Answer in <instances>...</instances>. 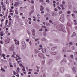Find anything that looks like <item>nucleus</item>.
<instances>
[{
  "label": "nucleus",
  "mask_w": 77,
  "mask_h": 77,
  "mask_svg": "<svg viewBox=\"0 0 77 77\" xmlns=\"http://www.w3.org/2000/svg\"><path fill=\"white\" fill-rule=\"evenodd\" d=\"M60 20V21L62 22V23H63L64 22L65 19H64V15L63 14L61 15Z\"/></svg>",
  "instance_id": "obj_1"
},
{
  "label": "nucleus",
  "mask_w": 77,
  "mask_h": 77,
  "mask_svg": "<svg viewBox=\"0 0 77 77\" xmlns=\"http://www.w3.org/2000/svg\"><path fill=\"white\" fill-rule=\"evenodd\" d=\"M38 57H40V58H42V59H45V57H44V54H38Z\"/></svg>",
  "instance_id": "obj_2"
},
{
  "label": "nucleus",
  "mask_w": 77,
  "mask_h": 77,
  "mask_svg": "<svg viewBox=\"0 0 77 77\" xmlns=\"http://www.w3.org/2000/svg\"><path fill=\"white\" fill-rule=\"evenodd\" d=\"M9 51H12L14 50V45H13L11 46L10 48H9Z\"/></svg>",
  "instance_id": "obj_3"
},
{
  "label": "nucleus",
  "mask_w": 77,
  "mask_h": 77,
  "mask_svg": "<svg viewBox=\"0 0 77 77\" xmlns=\"http://www.w3.org/2000/svg\"><path fill=\"white\" fill-rule=\"evenodd\" d=\"M2 7L3 8V11H6V7H5V5H3V6H2Z\"/></svg>",
  "instance_id": "obj_4"
},
{
  "label": "nucleus",
  "mask_w": 77,
  "mask_h": 77,
  "mask_svg": "<svg viewBox=\"0 0 77 77\" xmlns=\"http://www.w3.org/2000/svg\"><path fill=\"white\" fill-rule=\"evenodd\" d=\"M0 35L1 36H3L4 35V31H2L0 33Z\"/></svg>",
  "instance_id": "obj_5"
},
{
  "label": "nucleus",
  "mask_w": 77,
  "mask_h": 77,
  "mask_svg": "<svg viewBox=\"0 0 77 77\" xmlns=\"http://www.w3.org/2000/svg\"><path fill=\"white\" fill-rule=\"evenodd\" d=\"M10 40L9 38H7V40L5 41V42L6 43H9Z\"/></svg>",
  "instance_id": "obj_6"
},
{
  "label": "nucleus",
  "mask_w": 77,
  "mask_h": 77,
  "mask_svg": "<svg viewBox=\"0 0 77 77\" xmlns=\"http://www.w3.org/2000/svg\"><path fill=\"white\" fill-rule=\"evenodd\" d=\"M42 53H46V50L45 49H43L42 50Z\"/></svg>",
  "instance_id": "obj_7"
},
{
  "label": "nucleus",
  "mask_w": 77,
  "mask_h": 77,
  "mask_svg": "<svg viewBox=\"0 0 77 77\" xmlns=\"http://www.w3.org/2000/svg\"><path fill=\"white\" fill-rule=\"evenodd\" d=\"M32 35H33V36H35V30L34 29H32Z\"/></svg>",
  "instance_id": "obj_8"
},
{
  "label": "nucleus",
  "mask_w": 77,
  "mask_h": 77,
  "mask_svg": "<svg viewBox=\"0 0 77 77\" xmlns=\"http://www.w3.org/2000/svg\"><path fill=\"white\" fill-rule=\"evenodd\" d=\"M60 69L61 70V72H63V71H64V68L63 67H61L60 68Z\"/></svg>",
  "instance_id": "obj_9"
},
{
  "label": "nucleus",
  "mask_w": 77,
  "mask_h": 77,
  "mask_svg": "<svg viewBox=\"0 0 77 77\" xmlns=\"http://www.w3.org/2000/svg\"><path fill=\"white\" fill-rule=\"evenodd\" d=\"M18 5V4L17 2H16L14 4V6L16 7H17Z\"/></svg>",
  "instance_id": "obj_10"
},
{
  "label": "nucleus",
  "mask_w": 77,
  "mask_h": 77,
  "mask_svg": "<svg viewBox=\"0 0 77 77\" xmlns=\"http://www.w3.org/2000/svg\"><path fill=\"white\" fill-rule=\"evenodd\" d=\"M22 45L23 46V47L24 46V45H25V42H24V41H23L22 42Z\"/></svg>",
  "instance_id": "obj_11"
},
{
  "label": "nucleus",
  "mask_w": 77,
  "mask_h": 77,
  "mask_svg": "<svg viewBox=\"0 0 77 77\" xmlns=\"http://www.w3.org/2000/svg\"><path fill=\"white\" fill-rule=\"evenodd\" d=\"M34 52L36 54H37V53H39V51H38L36 49H35L34 51Z\"/></svg>",
  "instance_id": "obj_12"
},
{
  "label": "nucleus",
  "mask_w": 77,
  "mask_h": 77,
  "mask_svg": "<svg viewBox=\"0 0 77 77\" xmlns=\"http://www.w3.org/2000/svg\"><path fill=\"white\" fill-rule=\"evenodd\" d=\"M54 48H57V47L56 46L54 48H51V50H52V51H54Z\"/></svg>",
  "instance_id": "obj_13"
},
{
  "label": "nucleus",
  "mask_w": 77,
  "mask_h": 77,
  "mask_svg": "<svg viewBox=\"0 0 77 77\" xmlns=\"http://www.w3.org/2000/svg\"><path fill=\"white\" fill-rule=\"evenodd\" d=\"M18 74V72H16L15 71H13L14 75H16V74Z\"/></svg>",
  "instance_id": "obj_14"
},
{
  "label": "nucleus",
  "mask_w": 77,
  "mask_h": 77,
  "mask_svg": "<svg viewBox=\"0 0 77 77\" xmlns=\"http://www.w3.org/2000/svg\"><path fill=\"white\" fill-rule=\"evenodd\" d=\"M40 11H43L44 10V8L42 6H41V8L40 9Z\"/></svg>",
  "instance_id": "obj_15"
},
{
  "label": "nucleus",
  "mask_w": 77,
  "mask_h": 77,
  "mask_svg": "<svg viewBox=\"0 0 77 77\" xmlns=\"http://www.w3.org/2000/svg\"><path fill=\"white\" fill-rule=\"evenodd\" d=\"M60 6L62 8V9H65V8L63 7V5L61 4L60 5Z\"/></svg>",
  "instance_id": "obj_16"
},
{
  "label": "nucleus",
  "mask_w": 77,
  "mask_h": 77,
  "mask_svg": "<svg viewBox=\"0 0 77 77\" xmlns=\"http://www.w3.org/2000/svg\"><path fill=\"white\" fill-rule=\"evenodd\" d=\"M51 54L53 55H55L56 54V53L54 52H51Z\"/></svg>",
  "instance_id": "obj_17"
},
{
  "label": "nucleus",
  "mask_w": 77,
  "mask_h": 77,
  "mask_svg": "<svg viewBox=\"0 0 77 77\" xmlns=\"http://www.w3.org/2000/svg\"><path fill=\"white\" fill-rule=\"evenodd\" d=\"M53 62V60H49V62L48 63V64H49V63H51V62Z\"/></svg>",
  "instance_id": "obj_18"
},
{
  "label": "nucleus",
  "mask_w": 77,
  "mask_h": 77,
  "mask_svg": "<svg viewBox=\"0 0 77 77\" xmlns=\"http://www.w3.org/2000/svg\"><path fill=\"white\" fill-rule=\"evenodd\" d=\"M14 54L11 56L12 57H14V55H15V52L14 51L13 52Z\"/></svg>",
  "instance_id": "obj_19"
},
{
  "label": "nucleus",
  "mask_w": 77,
  "mask_h": 77,
  "mask_svg": "<svg viewBox=\"0 0 77 77\" xmlns=\"http://www.w3.org/2000/svg\"><path fill=\"white\" fill-rule=\"evenodd\" d=\"M15 43L16 45H19V41H17V42H15Z\"/></svg>",
  "instance_id": "obj_20"
},
{
  "label": "nucleus",
  "mask_w": 77,
  "mask_h": 77,
  "mask_svg": "<svg viewBox=\"0 0 77 77\" xmlns=\"http://www.w3.org/2000/svg\"><path fill=\"white\" fill-rule=\"evenodd\" d=\"M1 69L2 71L5 72V69L3 68H1Z\"/></svg>",
  "instance_id": "obj_21"
},
{
  "label": "nucleus",
  "mask_w": 77,
  "mask_h": 77,
  "mask_svg": "<svg viewBox=\"0 0 77 77\" xmlns=\"http://www.w3.org/2000/svg\"><path fill=\"white\" fill-rule=\"evenodd\" d=\"M75 36V33L73 32V35L71 36V37H72V36Z\"/></svg>",
  "instance_id": "obj_22"
},
{
  "label": "nucleus",
  "mask_w": 77,
  "mask_h": 77,
  "mask_svg": "<svg viewBox=\"0 0 77 77\" xmlns=\"http://www.w3.org/2000/svg\"><path fill=\"white\" fill-rule=\"evenodd\" d=\"M75 68L74 67H73L72 68V70H73V72H76V71H75Z\"/></svg>",
  "instance_id": "obj_23"
},
{
  "label": "nucleus",
  "mask_w": 77,
  "mask_h": 77,
  "mask_svg": "<svg viewBox=\"0 0 77 77\" xmlns=\"http://www.w3.org/2000/svg\"><path fill=\"white\" fill-rule=\"evenodd\" d=\"M8 24H9V25H11L12 24V22H11V21H9V22H8Z\"/></svg>",
  "instance_id": "obj_24"
},
{
  "label": "nucleus",
  "mask_w": 77,
  "mask_h": 77,
  "mask_svg": "<svg viewBox=\"0 0 77 77\" xmlns=\"http://www.w3.org/2000/svg\"><path fill=\"white\" fill-rule=\"evenodd\" d=\"M3 21H5V20L2 19L1 20V23H3Z\"/></svg>",
  "instance_id": "obj_25"
},
{
  "label": "nucleus",
  "mask_w": 77,
  "mask_h": 77,
  "mask_svg": "<svg viewBox=\"0 0 77 77\" xmlns=\"http://www.w3.org/2000/svg\"><path fill=\"white\" fill-rule=\"evenodd\" d=\"M34 12V11H33V10H32L31 11V13H29V14L30 15H31V14H32V13H33V12Z\"/></svg>",
  "instance_id": "obj_26"
},
{
  "label": "nucleus",
  "mask_w": 77,
  "mask_h": 77,
  "mask_svg": "<svg viewBox=\"0 0 77 77\" xmlns=\"http://www.w3.org/2000/svg\"><path fill=\"white\" fill-rule=\"evenodd\" d=\"M15 14H18V11L17 10L15 11Z\"/></svg>",
  "instance_id": "obj_27"
},
{
  "label": "nucleus",
  "mask_w": 77,
  "mask_h": 77,
  "mask_svg": "<svg viewBox=\"0 0 77 77\" xmlns=\"http://www.w3.org/2000/svg\"><path fill=\"white\" fill-rule=\"evenodd\" d=\"M1 5H2V6H3V5H4V4H3V2H1Z\"/></svg>",
  "instance_id": "obj_28"
},
{
  "label": "nucleus",
  "mask_w": 77,
  "mask_h": 77,
  "mask_svg": "<svg viewBox=\"0 0 77 77\" xmlns=\"http://www.w3.org/2000/svg\"><path fill=\"white\" fill-rule=\"evenodd\" d=\"M72 15L73 17V18H75V14H72Z\"/></svg>",
  "instance_id": "obj_29"
},
{
  "label": "nucleus",
  "mask_w": 77,
  "mask_h": 77,
  "mask_svg": "<svg viewBox=\"0 0 77 77\" xmlns=\"http://www.w3.org/2000/svg\"><path fill=\"white\" fill-rule=\"evenodd\" d=\"M71 7H72V6L71 5H70L69 6V5H68L69 9H71Z\"/></svg>",
  "instance_id": "obj_30"
},
{
  "label": "nucleus",
  "mask_w": 77,
  "mask_h": 77,
  "mask_svg": "<svg viewBox=\"0 0 77 77\" xmlns=\"http://www.w3.org/2000/svg\"><path fill=\"white\" fill-rule=\"evenodd\" d=\"M3 26V23H1L0 24V27H2V26Z\"/></svg>",
  "instance_id": "obj_31"
},
{
  "label": "nucleus",
  "mask_w": 77,
  "mask_h": 77,
  "mask_svg": "<svg viewBox=\"0 0 77 77\" xmlns=\"http://www.w3.org/2000/svg\"><path fill=\"white\" fill-rule=\"evenodd\" d=\"M10 14L12 16H13V15H14V14L13 13H10Z\"/></svg>",
  "instance_id": "obj_32"
},
{
  "label": "nucleus",
  "mask_w": 77,
  "mask_h": 77,
  "mask_svg": "<svg viewBox=\"0 0 77 77\" xmlns=\"http://www.w3.org/2000/svg\"><path fill=\"white\" fill-rule=\"evenodd\" d=\"M46 2L47 3H50V1L49 0H47L46 1Z\"/></svg>",
  "instance_id": "obj_33"
},
{
  "label": "nucleus",
  "mask_w": 77,
  "mask_h": 77,
  "mask_svg": "<svg viewBox=\"0 0 77 77\" xmlns=\"http://www.w3.org/2000/svg\"><path fill=\"white\" fill-rule=\"evenodd\" d=\"M11 25H9V24H8V25H7V27H10L11 26Z\"/></svg>",
  "instance_id": "obj_34"
},
{
  "label": "nucleus",
  "mask_w": 77,
  "mask_h": 77,
  "mask_svg": "<svg viewBox=\"0 0 77 77\" xmlns=\"http://www.w3.org/2000/svg\"><path fill=\"white\" fill-rule=\"evenodd\" d=\"M26 42H29V39H26Z\"/></svg>",
  "instance_id": "obj_35"
},
{
  "label": "nucleus",
  "mask_w": 77,
  "mask_h": 77,
  "mask_svg": "<svg viewBox=\"0 0 77 77\" xmlns=\"http://www.w3.org/2000/svg\"><path fill=\"white\" fill-rule=\"evenodd\" d=\"M2 56L3 57H5V55L4 54H3L2 55Z\"/></svg>",
  "instance_id": "obj_36"
},
{
  "label": "nucleus",
  "mask_w": 77,
  "mask_h": 77,
  "mask_svg": "<svg viewBox=\"0 0 77 77\" xmlns=\"http://www.w3.org/2000/svg\"><path fill=\"white\" fill-rule=\"evenodd\" d=\"M0 44H3V41H0Z\"/></svg>",
  "instance_id": "obj_37"
},
{
  "label": "nucleus",
  "mask_w": 77,
  "mask_h": 77,
  "mask_svg": "<svg viewBox=\"0 0 77 77\" xmlns=\"http://www.w3.org/2000/svg\"><path fill=\"white\" fill-rule=\"evenodd\" d=\"M42 40L43 41H46V40L45 39L43 38L42 39Z\"/></svg>",
  "instance_id": "obj_38"
},
{
  "label": "nucleus",
  "mask_w": 77,
  "mask_h": 77,
  "mask_svg": "<svg viewBox=\"0 0 77 77\" xmlns=\"http://www.w3.org/2000/svg\"><path fill=\"white\" fill-rule=\"evenodd\" d=\"M57 8L59 9L60 10V9H61V8H60V7L59 6H58Z\"/></svg>",
  "instance_id": "obj_39"
},
{
  "label": "nucleus",
  "mask_w": 77,
  "mask_h": 77,
  "mask_svg": "<svg viewBox=\"0 0 77 77\" xmlns=\"http://www.w3.org/2000/svg\"><path fill=\"white\" fill-rule=\"evenodd\" d=\"M44 35H45V36L46 35V32H44Z\"/></svg>",
  "instance_id": "obj_40"
},
{
  "label": "nucleus",
  "mask_w": 77,
  "mask_h": 77,
  "mask_svg": "<svg viewBox=\"0 0 77 77\" xmlns=\"http://www.w3.org/2000/svg\"><path fill=\"white\" fill-rule=\"evenodd\" d=\"M52 16H54V15H56V14H53L52 15Z\"/></svg>",
  "instance_id": "obj_41"
},
{
  "label": "nucleus",
  "mask_w": 77,
  "mask_h": 77,
  "mask_svg": "<svg viewBox=\"0 0 77 77\" xmlns=\"http://www.w3.org/2000/svg\"><path fill=\"white\" fill-rule=\"evenodd\" d=\"M69 45H72V42H70L69 43Z\"/></svg>",
  "instance_id": "obj_42"
},
{
  "label": "nucleus",
  "mask_w": 77,
  "mask_h": 77,
  "mask_svg": "<svg viewBox=\"0 0 77 77\" xmlns=\"http://www.w3.org/2000/svg\"><path fill=\"white\" fill-rule=\"evenodd\" d=\"M70 13H71V11H69L67 12V14H70Z\"/></svg>",
  "instance_id": "obj_43"
},
{
  "label": "nucleus",
  "mask_w": 77,
  "mask_h": 77,
  "mask_svg": "<svg viewBox=\"0 0 77 77\" xmlns=\"http://www.w3.org/2000/svg\"><path fill=\"white\" fill-rule=\"evenodd\" d=\"M54 11H57V8H55L54 9Z\"/></svg>",
  "instance_id": "obj_44"
},
{
  "label": "nucleus",
  "mask_w": 77,
  "mask_h": 77,
  "mask_svg": "<svg viewBox=\"0 0 77 77\" xmlns=\"http://www.w3.org/2000/svg\"><path fill=\"white\" fill-rule=\"evenodd\" d=\"M29 71H32V69H29Z\"/></svg>",
  "instance_id": "obj_45"
},
{
  "label": "nucleus",
  "mask_w": 77,
  "mask_h": 77,
  "mask_svg": "<svg viewBox=\"0 0 77 77\" xmlns=\"http://www.w3.org/2000/svg\"><path fill=\"white\" fill-rule=\"evenodd\" d=\"M45 62V61H43L42 62V65L44 64Z\"/></svg>",
  "instance_id": "obj_46"
},
{
  "label": "nucleus",
  "mask_w": 77,
  "mask_h": 77,
  "mask_svg": "<svg viewBox=\"0 0 77 77\" xmlns=\"http://www.w3.org/2000/svg\"><path fill=\"white\" fill-rule=\"evenodd\" d=\"M31 3L33 4V3H34V1H31Z\"/></svg>",
  "instance_id": "obj_47"
},
{
  "label": "nucleus",
  "mask_w": 77,
  "mask_h": 77,
  "mask_svg": "<svg viewBox=\"0 0 77 77\" xmlns=\"http://www.w3.org/2000/svg\"><path fill=\"white\" fill-rule=\"evenodd\" d=\"M72 50H74V48H74V47H72Z\"/></svg>",
  "instance_id": "obj_48"
},
{
  "label": "nucleus",
  "mask_w": 77,
  "mask_h": 77,
  "mask_svg": "<svg viewBox=\"0 0 77 77\" xmlns=\"http://www.w3.org/2000/svg\"><path fill=\"white\" fill-rule=\"evenodd\" d=\"M68 52H71V51L70 50H68L67 51Z\"/></svg>",
  "instance_id": "obj_49"
},
{
  "label": "nucleus",
  "mask_w": 77,
  "mask_h": 77,
  "mask_svg": "<svg viewBox=\"0 0 77 77\" xmlns=\"http://www.w3.org/2000/svg\"><path fill=\"white\" fill-rule=\"evenodd\" d=\"M40 2H44V1L43 0H40Z\"/></svg>",
  "instance_id": "obj_50"
},
{
  "label": "nucleus",
  "mask_w": 77,
  "mask_h": 77,
  "mask_svg": "<svg viewBox=\"0 0 77 77\" xmlns=\"http://www.w3.org/2000/svg\"><path fill=\"white\" fill-rule=\"evenodd\" d=\"M29 43L30 44V45H32V42H29Z\"/></svg>",
  "instance_id": "obj_51"
},
{
  "label": "nucleus",
  "mask_w": 77,
  "mask_h": 77,
  "mask_svg": "<svg viewBox=\"0 0 77 77\" xmlns=\"http://www.w3.org/2000/svg\"><path fill=\"white\" fill-rule=\"evenodd\" d=\"M46 26H50V23H47L46 24Z\"/></svg>",
  "instance_id": "obj_52"
},
{
  "label": "nucleus",
  "mask_w": 77,
  "mask_h": 77,
  "mask_svg": "<svg viewBox=\"0 0 77 77\" xmlns=\"http://www.w3.org/2000/svg\"><path fill=\"white\" fill-rule=\"evenodd\" d=\"M22 70L23 71H26V70H25V69L24 68L22 69Z\"/></svg>",
  "instance_id": "obj_53"
},
{
  "label": "nucleus",
  "mask_w": 77,
  "mask_h": 77,
  "mask_svg": "<svg viewBox=\"0 0 77 77\" xmlns=\"http://www.w3.org/2000/svg\"><path fill=\"white\" fill-rule=\"evenodd\" d=\"M13 10H12V9H10V12H13Z\"/></svg>",
  "instance_id": "obj_54"
},
{
  "label": "nucleus",
  "mask_w": 77,
  "mask_h": 77,
  "mask_svg": "<svg viewBox=\"0 0 77 77\" xmlns=\"http://www.w3.org/2000/svg\"><path fill=\"white\" fill-rule=\"evenodd\" d=\"M74 13H77V11H74Z\"/></svg>",
  "instance_id": "obj_55"
},
{
  "label": "nucleus",
  "mask_w": 77,
  "mask_h": 77,
  "mask_svg": "<svg viewBox=\"0 0 77 77\" xmlns=\"http://www.w3.org/2000/svg\"><path fill=\"white\" fill-rule=\"evenodd\" d=\"M5 23H8V20H6L5 21Z\"/></svg>",
  "instance_id": "obj_56"
},
{
  "label": "nucleus",
  "mask_w": 77,
  "mask_h": 77,
  "mask_svg": "<svg viewBox=\"0 0 77 77\" xmlns=\"http://www.w3.org/2000/svg\"><path fill=\"white\" fill-rule=\"evenodd\" d=\"M14 66H15V67H16V64H15V63H14Z\"/></svg>",
  "instance_id": "obj_57"
},
{
  "label": "nucleus",
  "mask_w": 77,
  "mask_h": 77,
  "mask_svg": "<svg viewBox=\"0 0 77 77\" xmlns=\"http://www.w3.org/2000/svg\"><path fill=\"white\" fill-rule=\"evenodd\" d=\"M62 3L63 4H65V2H64L63 1L62 2Z\"/></svg>",
  "instance_id": "obj_58"
},
{
  "label": "nucleus",
  "mask_w": 77,
  "mask_h": 77,
  "mask_svg": "<svg viewBox=\"0 0 77 77\" xmlns=\"http://www.w3.org/2000/svg\"><path fill=\"white\" fill-rule=\"evenodd\" d=\"M10 57V56L9 55H7V57Z\"/></svg>",
  "instance_id": "obj_59"
},
{
  "label": "nucleus",
  "mask_w": 77,
  "mask_h": 77,
  "mask_svg": "<svg viewBox=\"0 0 77 77\" xmlns=\"http://www.w3.org/2000/svg\"><path fill=\"white\" fill-rule=\"evenodd\" d=\"M41 13L42 14H44V11H42L41 12Z\"/></svg>",
  "instance_id": "obj_60"
},
{
  "label": "nucleus",
  "mask_w": 77,
  "mask_h": 77,
  "mask_svg": "<svg viewBox=\"0 0 77 77\" xmlns=\"http://www.w3.org/2000/svg\"><path fill=\"white\" fill-rule=\"evenodd\" d=\"M28 20H30V21H31V18H28Z\"/></svg>",
  "instance_id": "obj_61"
},
{
  "label": "nucleus",
  "mask_w": 77,
  "mask_h": 77,
  "mask_svg": "<svg viewBox=\"0 0 77 77\" xmlns=\"http://www.w3.org/2000/svg\"><path fill=\"white\" fill-rule=\"evenodd\" d=\"M31 74V72H29L28 73V74Z\"/></svg>",
  "instance_id": "obj_62"
},
{
  "label": "nucleus",
  "mask_w": 77,
  "mask_h": 77,
  "mask_svg": "<svg viewBox=\"0 0 77 77\" xmlns=\"http://www.w3.org/2000/svg\"><path fill=\"white\" fill-rule=\"evenodd\" d=\"M0 17H3V15L2 14H0Z\"/></svg>",
  "instance_id": "obj_63"
},
{
  "label": "nucleus",
  "mask_w": 77,
  "mask_h": 77,
  "mask_svg": "<svg viewBox=\"0 0 77 77\" xmlns=\"http://www.w3.org/2000/svg\"><path fill=\"white\" fill-rule=\"evenodd\" d=\"M6 4H8V0H6Z\"/></svg>",
  "instance_id": "obj_64"
}]
</instances>
